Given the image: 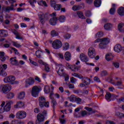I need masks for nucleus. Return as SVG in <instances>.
Segmentation results:
<instances>
[{"mask_svg":"<svg viewBox=\"0 0 124 124\" xmlns=\"http://www.w3.org/2000/svg\"><path fill=\"white\" fill-rule=\"evenodd\" d=\"M110 42V39L108 37L98 38L94 41V43L99 44V48L100 49H105L106 48V46Z\"/></svg>","mask_w":124,"mask_h":124,"instance_id":"f257e3e1","label":"nucleus"},{"mask_svg":"<svg viewBox=\"0 0 124 124\" xmlns=\"http://www.w3.org/2000/svg\"><path fill=\"white\" fill-rule=\"evenodd\" d=\"M15 80H16L15 77L10 76L4 78V83H9L11 85H18L19 81Z\"/></svg>","mask_w":124,"mask_h":124,"instance_id":"f03ea898","label":"nucleus"},{"mask_svg":"<svg viewBox=\"0 0 124 124\" xmlns=\"http://www.w3.org/2000/svg\"><path fill=\"white\" fill-rule=\"evenodd\" d=\"M50 44H52V47L53 49L55 50H58V49H60L62 46V42L59 40L56 39L54 40L52 43V41H50Z\"/></svg>","mask_w":124,"mask_h":124,"instance_id":"7ed1b4c3","label":"nucleus"},{"mask_svg":"<svg viewBox=\"0 0 124 124\" xmlns=\"http://www.w3.org/2000/svg\"><path fill=\"white\" fill-rule=\"evenodd\" d=\"M39 104L40 107H49V102L46 101V98L44 96L39 97Z\"/></svg>","mask_w":124,"mask_h":124,"instance_id":"20e7f679","label":"nucleus"},{"mask_svg":"<svg viewBox=\"0 0 124 124\" xmlns=\"http://www.w3.org/2000/svg\"><path fill=\"white\" fill-rule=\"evenodd\" d=\"M41 91V87L38 86H34L32 88V90L31 92V95L34 97H37L39 94V92Z\"/></svg>","mask_w":124,"mask_h":124,"instance_id":"39448f33","label":"nucleus"},{"mask_svg":"<svg viewBox=\"0 0 124 124\" xmlns=\"http://www.w3.org/2000/svg\"><path fill=\"white\" fill-rule=\"evenodd\" d=\"M81 81L82 83H80L78 86L80 88H84L91 84V79L88 77H83L81 78Z\"/></svg>","mask_w":124,"mask_h":124,"instance_id":"423d86ee","label":"nucleus"},{"mask_svg":"<svg viewBox=\"0 0 124 124\" xmlns=\"http://www.w3.org/2000/svg\"><path fill=\"white\" fill-rule=\"evenodd\" d=\"M0 88L3 93H7L8 92L11 91L12 86L9 84L2 85L0 86Z\"/></svg>","mask_w":124,"mask_h":124,"instance_id":"0eeeda50","label":"nucleus"},{"mask_svg":"<svg viewBox=\"0 0 124 124\" xmlns=\"http://www.w3.org/2000/svg\"><path fill=\"white\" fill-rule=\"evenodd\" d=\"M16 117L18 120H22L27 117V113L24 110L19 111L16 113Z\"/></svg>","mask_w":124,"mask_h":124,"instance_id":"6e6552de","label":"nucleus"},{"mask_svg":"<svg viewBox=\"0 0 124 124\" xmlns=\"http://www.w3.org/2000/svg\"><path fill=\"white\" fill-rule=\"evenodd\" d=\"M56 68L58 69L57 71V73L59 74V75H60V76H63V75H64V72H63L64 69H63V66L61 64H57L56 65Z\"/></svg>","mask_w":124,"mask_h":124,"instance_id":"1a4fd4ad","label":"nucleus"},{"mask_svg":"<svg viewBox=\"0 0 124 124\" xmlns=\"http://www.w3.org/2000/svg\"><path fill=\"white\" fill-rule=\"evenodd\" d=\"M7 68V65L4 64L0 66V75L5 77L7 76V73L5 72V70Z\"/></svg>","mask_w":124,"mask_h":124,"instance_id":"9d476101","label":"nucleus"},{"mask_svg":"<svg viewBox=\"0 0 124 124\" xmlns=\"http://www.w3.org/2000/svg\"><path fill=\"white\" fill-rule=\"evenodd\" d=\"M45 121V116L42 113H40L37 115V120L35 122V124H40V123Z\"/></svg>","mask_w":124,"mask_h":124,"instance_id":"9b49d317","label":"nucleus"},{"mask_svg":"<svg viewBox=\"0 0 124 124\" xmlns=\"http://www.w3.org/2000/svg\"><path fill=\"white\" fill-rule=\"evenodd\" d=\"M34 78H27L25 80V88H28L29 86H31V85H33V84H34Z\"/></svg>","mask_w":124,"mask_h":124,"instance_id":"f8f14e48","label":"nucleus"},{"mask_svg":"<svg viewBox=\"0 0 124 124\" xmlns=\"http://www.w3.org/2000/svg\"><path fill=\"white\" fill-rule=\"evenodd\" d=\"M88 54L91 59H93L95 57V49L93 47H90L88 49Z\"/></svg>","mask_w":124,"mask_h":124,"instance_id":"ddd939ff","label":"nucleus"},{"mask_svg":"<svg viewBox=\"0 0 124 124\" xmlns=\"http://www.w3.org/2000/svg\"><path fill=\"white\" fill-rule=\"evenodd\" d=\"M12 103V101H8L6 102V104L3 108L4 111H5V112H8L10 111V109H11V104Z\"/></svg>","mask_w":124,"mask_h":124,"instance_id":"4468645a","label":"nucleus"},{"mask_svg":"<svg viewBox=\"0 0 124 124\" xmlns=\"http://www.w3.org/2000/svg\"><path fill=\"white\" fill-rule=\"evenodd\" d=\"M38 15L40 22L43 25L45 23V14L43 12H40Z\"/></svg>","mask_w":124,"mask_h":124,"instance_id":"2eb2a0df","label":"nucleus"},{"mask_svg":"<svg viewBox=\"0 0 124 124\" xmlns=\"http://www.w3.org/2000/svg\"><path fill=\"white\" fill-rule=\"evenodd\" d=\"M79 58L82 62H89V58H88V56H87L85 54H80Z\"/></svg>","mask_w":124,"mask_h":124,"instance_id":"dca6fc26","label":"nucleus"},{"mask_svg":"<svg viewBox=\"0 0 124 124\" xmlns=\"http://www.w3.org/2000/svg\"><path fill=\"white\" fill-rule=\"evenodd\" d=\"M14 6V5L12 4L11 6H7L6 7H4L3 9V11L4 12H7L8 13H9L10 12V10H14V8L13 7Z\"/></svg>","mask_w":124,"mask_h":124,"instance_id":"f3484780","label":"nucleus"},{"mask_svg":"<svg viewBox=\"0 0 124 124\" xmlns=\"http://www.w3.org/2000/svg\"><path fill=\"white\" fill-rule=\"evenodd\" d=\"M122 50H123V48H122V46L120 44L116 45L114 47V50L116 53H120V52L122 51Z\"/></svg>","mask_w":124,"mask_h":124,"instance_id":"a211bd4d","label":"nucleus"},{"mask_svg":"<svg viewBox=\"0 0 124 124\" xmlns=\"http://www.w3.org/2000/svg\"><path fill=\"white\" fill-rule=\"evenodd\" d=\"M64 58L66 61L69 62L71 60V54L69 51H66L64 54Z\"/></svg>","mask_w":124,"mask_h":124,"instance_id":"6ab92c4d","label":"nucleus"},{"mask_svg":"<svg viewBox=\"0 0 124 124\" xmlns=\"http://www.w3.org/2000/svg\"><path fill=\"white\" fill-rule=\"evenodd\" d=\"M57 21H58V18L56 17H53L50 18L49 23L51 26H55L57 24Z\"/></svg>","mask_w":124,"mask_h":124,"instance_id":"aec40b11","label":"nucleus"},{"mask_svg":"<svg viewBox=\"0 0 124 124\" xmlns=\"http://www.w3.org/2000/svg\"><path fill=\"white\" fill-rule=\"evenodd\" d=\"M118 30L121 32H124V23H120L118 25Z\"/></svg>","mask_w":124,"mask_h":124,"instance_id":"412c9836","label":"nucleus"},{"mask_svg":"<svg viewBox=\"0 0 124 124\" xmlns=\"http://www.w3.org/2000/svg\"><path fill=\"white\" fill-rule=\"evenodd\" d=\"M13 33L16 35V39H23V37L21 36L20 33L18 32L16 30H14Z\"/></svg>","mask_w":124,"mask_h":124,"instance_id":"4be33fe9","label":"nucleus"},{"mask_svg":"<svg viewBox=\"0 0 124 124\" xmlns=\"http://www.w3.org/2000/svg\"><path fill=\"white\" fill-rule=\"evenodd\" d=\"M10 62L11 64L13 65H18L19 64L18 61H17V60L16 59V57L11 58L10 59Z\"/></svg>","mask_w":124,"mask_h":124,"instance_id":"5701e85b","label":"nucleus"},{"mask_svg":"<svg viewBox=\"0 0 124 124\" xmlns=\"http://www.w3.org/2000/svg\"><path fill=\"white\" fill-rule=\"evenodd\" d=\"M25 104L22 101L17 102L16 104L14 106V108H22L24 107Z\"/></svg>","mask_w":124,"mask_h":124,"instance_id":"b1692460","label":"nucleus"},{"mask_svg":"<svg viewBox=\"0 0 124 124\" xmlns=\"http://www.w3.org/2000/svg\"><path fill=\"white\" fill-rule=\"evenodd\" d=\"M104 28L106 31H109L113 28V24L111 23H107L104 26Z\"/></svg>","mask_w":124,"mask_h":124,"instance_id":"393cba45","label":"nucleus"},{"mask_svg":"<svg viewBox=\"0 0 124 124\" xmlns=\"http://www.w3.org/2000/svg\"><path fill=\"white\" fill-rule=\"evenodd\" d=\"M53 94H54V93L51 92L50 93L49 97L50 99H51V103L53 104V106H56V105H57V101H56V100H55L54 98L52 97Z\"/></svg>","mask_w":124,"mask_h":124,"instance_id":"a878e982","label":"nucleus"},{"mask_svg":"<svg viewBox=\"0 0 124 124\" xmlns=\"http://www.w3.org/2000/svg\"><path fill=\"white\" fill-rule=\"evenodd\" d=\"M117 12L119 15L120 16H124V8L123 7H121L117 10Z\"/></svg>","mask_w":124,"mask_h":124,"instance_id":"bb28decb","label":"nucleus"},{"mask_svg":"<svg viewBox=\"0 0 124 124\" xmlns=\"http://www.w3.org/2000/svg\"><path fill=\"white\" fill-rule=\"evenodd\" d=\"M114 57V56L112 53H109L107 54L106 55V59L108 62H109V61H111V60H113V58Z\"/></svg>","mask_w":124,"mask_h":124,"instance_id":"cd10ccee","label":"nucleus"},{"mask_svg":"<svg viewBox=\"0 0 124 124\" xmlns=\"http://www.w3.org/2000/svg\"><path fill=\"white\" fill-rule=\"evenodd\" d=\"M8 35V32L5 30H0V36L5 37L7 36Z\"/></svg>","mask_w":124,"mask_h":124,"instance_id":"c85d7f7f","label":"nucleus"},{"mask_svg":"<svg viewBox=\"0 0 124 124\" xmlns=\"http://www.w3.org/2000/svg\"><path fill=\"white\" fill-rule=\"evenodd\" d=\"M25 95H26L25 92H21L18 93L17 98L19 99H23V98L25 97Z\"/></svg>","mask_w":124,"mask_h":124,"instance_id":"c756f323","label":"nucleus"},{"mask_svg":"<svg viewBox=\"0 0 124 124\" xmlns=\"http://www.w3.org/2000/svg\"><path fill=\"white\" fill-rule=\"evenodd\" d=\"M52 7H53L55 10L59 11L61 10V9L62 8V5L60 4H55V5Z\"/></svg>","mask_w":124,"mask_h":124,"instance_id":"7c9ffc66","label":"nucleus"},{"mask_svg":"<svg viewBox=\"0 0 124 124\" xmlns=\"http://www.w3.org/2000/svg\"><path fill=\"white\" fill-rule=\"evenodd\" d=\"M6 60V57L4 56V53L3 52H0V60L1 62H4Z\"/></svg>","mask_w":124,"mask_h":124,"instance_id":"2f4dec72","label":"nucleus"},{"mask_svg":"<svg viewBox=\"0 0 124 124\" xmlns=\"http://www.w3.org/2000/svg\"><path fill=\"white\" fill-rule=\"evenodd\" d=\"M115 116L118 117L119 119H123V118H124V114L119 111H116L115 112Z\"/></svg>","mask_w":124,"mask_h":124,"instance_id":"473e14b6","label":"nucleus"},{"mask_svg":"<svg viewBox=\"0 0 124 124\" xmlns=\"http://www.w3.org/2000/svg\"><path fill=\"white\" fill-rule=\"evenodd\" d=\"M94 5L96 7H99L101 5V0H95L94 1Z\"/></svg>","mask_w":124,"mask_h":124,"instance_id":"72a5a7b5","label":"nucleus"},{"mask_svg":"<svg viewBox=\"0 0 124 124\" xmlns=\"http://www.w3.org/2000/svg\"><path fill=\"white\" fill-rule=\"evenodd\" d=\"M43 53V51H42V50H38L35 52V55L37 57V58H39L40 59L41 58V54Z\"/></svg>","mask_w":124,"mask_h":124,"instance_id":"f704fd0d","label":"nucleus"},{"mask_svg":"<svg viewBox=\"0 0 124 124\" xmlns=\"http://www.w3.org/2000/svg\"><path fill=\"white\" fill-rule=\"evenodd\" d=\"M68 99L71 101V102H74L76 99V96L75 95H71L67 97Z\"/></svg>","mask_w":124,"mask_h":124,"instance_id":"c9c22d12","label":"nucleus"},{"mask_svg":"<svg viewBox=\"0 0 124 124\" xmlns=\"http://www.w3.org/2000/svg\"><path fill=\"white\" fill-rule=\"evenodd\" d=\"M81 115H77L78 118H81V117H85L88 115V112L86 110H83L80 112Z\"/></svg>","mask_w":124,"mask_h":124,"instance_id":"e433bc0d","label":"nucleus"},{"mask_svg":"<svg viewBox=\"0 0 124 124\" xmlns=\"http://www.w3.org/2000/svg\"><path fill=\"white\" fill-rule=\"evenodd\" d=\"M45 93H49L50 92H51V89H50V87L48 85L45 86L44 90Z\"/></svg>","mask_w":124,"mask_h":124,"instance_id":"4c0bfd02","label":"nucleus"},{"mask_svg":"<svg viewBox=\"0 0 124 124\" xmlns=\"http://www.w3.org/2000/svg\"><path fill=\"white\" fill-rule=\"evenodd\" d=\"M58 20H59L60 23H64L65 21V16H61L58 18Z\"/></svg>","mask_w":124,"mask_h":124,"instance_id":"58836bf2","label":"nucleus"},{"mask_svg":"<svg viewBox=\"0 0 124 124\" xmlns=\"http://www.w3.org/2000/svg\"><path fill=\"white\" fill-rule=\"evenodd\" d=\"M105 98L108 101H110L111 100V93L109 92H107L105 95Z\"/></svg>","mask_w":124,"mask_h":124,"instance_id":"ea45409f","label":"nucleus"},{"mask_svg":"<svg viewBox=\"0 0 124 124\" xmlns=\"http://www.w3.org/2000/svg\"><path fill=\"white\" fill-rule=\"evenodd\" d=\"M72 76H74V77H77V78H79V79H82V78H84L82 75L77 74L76 73L72 74Z\"/></svg>","mask_w":124,"mask_h":124,"instance_id":"a19ab883","label":"nucleus"},{"mask_svg":"<svg viewBox=\"0 0 124 124\" xmlns=\"http://www.w3.org/2000/svg\"><path fill=\"white\" fill-rule=\"evenodd\" d=\"M51 36L54 37L55 36H58V35H59V33L55 30H52L51 32Z\"/></svg>","mask_w":124,"mask_h":124,"instance_id":"79ce46f5","label":"nucleus"},{"mask_svg":"<svg viewBox=\"0 0 124 124\" xmlns=\"http://www.w3.org/2000/svg\"><path fill=\"white\" fill-rule=\"evenodd\" d=\"M77 14L79 18H80L81 19H86L82 12H78Z\"/></svg>","mask_w":124,"mask_h":124,"instance_id":"37998d69","label":"nucleus"},{"mask_svg":"<svg viewBox=\"0 0 124 124\" xmlns=\"http://www.w3.org/2000/svg\"><path fill=\"white\" fill-rule=\"evenodd\" d=\"M13 45L16 47V48H20V47H22V46L20 45V44L18 43V42H13Z\"/></svg>","mask_w":124,"mask_h":124,"instance_id":"c03bdc74","label":"nucleus"},{"mask_svg":"<svg viewBox=\"0 0 124 124\" xmlns=\"http://www.w3.org/2000/svg\"><path fill=\"white\" fill-rule=\"evenodd\" d=\"M116 12V8L115 7H112L109 10V14L110 15H114Z\"/></svg>","mask_w":124,"mask_h":124,"instance_id":"a18cd8bd","label":"nucleus"},{"mask_svg":"<svg viewBox=\"0 0 124 124\" xmlns=\"http://www.w3.org/2000/svg\"><path fill=\"white\" fill-rule=\"evenodd\" d=\"M72 9L73 11H77V10H79V9H80V6L74 5L72 8Z\"/></svg>","mask_w":124,"mask_h":124,"instance_id":"49530a36","label":"nucleus"},{"mask_svg":"<svg viewBox=\"0 0 124 124\" xmlns=\"http://www.w3.org/2000/svg\"><path fill=\"white\" fill-rule=\"evenodd\" d=\"M14 95H15L14 93H10L7 94V97H8V98H10V99L13 98V97H14Z\"/></svg>","mask_w":124,"mask_h":124,"instance_id":"de8ad7c7","label":"nucleus"},{"mask_svg":"<svg viewBox=\"0 0 124 124\" xmlns=\"http://www.w3.org/2000/svg\"><path fill=\"white\" fill-rule=\"evenodd\" d=\"M63 48L64 50H67L68 49H69V44H68V43H64Z\"/></svg>","mask_w":124,"mask_h":124,"instance_id":"09e8293b","label":"nucleus"},{"mask_svg":"<svg viewBox=\"0 0 124 124\" xmlns=\"http://www.w3.org/2000/svg\"><path fill=\"white\" fill-rule=\"evenodd\" d=\"M79 70L78 66H76V65H73L72 66V71H74L75 72H77Z\"/></svg>","mask_w":124,"mask_h":124,"instance_id":"8fccbe9b","label":"nucleus"},{"mask_svg":"<svg viewBox=\"0 0 124 124\" xmlns=\"http://www.w3.org/2000/svg\"><path fill=\"white\" fill-rule=\"evenodd\" d=\"M95 36L96 37H102L103 36V32L102 31L98 32Z\"/></svg>","mask_w":124,"mask_h":124,"instance_id":"3c124183","label":"nucleus"},{"mask_svg":"<svg viewBox=\"0 0 124 124\" xmlns=\"http://www.w3.org/2000/svg\"><path fill=\"white\" fill-rule=\"evenodd\" d=\"M29 61L31 63V64H32L33 65H34V66H38V64L37 63V62L33 61L31 59H29Z\"/></svg>","mask_w":124,"mask_h":124,"instance_id":"603ef678","label":"nucleus"},{"mask_svg":"<svg viewBox=\"0 0 124 124\" xmlns=\"http://www.w3.org/2000/svg\"><path fill=\"white\" fill-rule=\"evenodd\" d=\"M75 101H76L78 104H80L82 102V99L76 96Z\"/></svg>","mask_w":124,"mask_h":124,"instance_id":"864d4df0","label":"nucleus"},{"mask_svg":"<svg viewBox=\"0 0 124 124\" xmlns=\"http://www.w3.org/2000/svg\"><path fill=\"white\" fill-rule=\"evenodd\" d=\"M57 3V0H50V5L52 7V6H54Z\"/></svg>","mask_w":124,"mask_h":124,"instance_id":"5fc2aeb1","label":"nucleus"},{"mask_svg":"<svg viewBox=\"0 0 124 124\" xmlns=\"http://www.w3.org/2000/svg\"><path fill=\"white\" fill-rule=\"evenodd\" d=\"M108 75V73L107 72V71H102L101 72V76L102 77H103V76H106Z\"/></svg>","mask_w":124,"mask_h":124,"instance_id":"6e6d98bb","label":"nucleus"},{"mask_svg":"<svg viewBox=\"0 0 124 124\" xmlns=\"http://www.w3.org/2000/svg\"><path fill=\"white\" fill-rule=\"evenodd\" d=\"M45 69L46 72H50V67H49V65L46 64L45 65Z\"/></svg>","mask_w":124,"mask_h":124,"instance_id":"4d7b16f0","label":"nucleus"},{"mask_svg":"<svg viewBox=\"0 0 124 124\" xmlns=\"http://www.w3.org/2000/svg\"><path fill=\"white\" fill-rule=\"evenodd\" d=\"M64 38H65V39H69L70 37H71V35L69 34H65L63 35Z\"/></svg>","mask_w":124,"mask_h":124,"instance_id":"13d9d810","label":"nucleus"},{"mask_svg":"<svg viewBox=\"0 0 124 124\" xmlns=\"http://www.w3.org/2000/svg\"><path fill=\"white\" fill-rule=\"evenodd\" d=\"M91 15H92V13L90 11H87L85 13V16H86V17H91Z\"/></svg>","mask_w":124,"mask_h":124,"instance_id":"bf43d9fd","label":"nucleus"},{"mask_svg":"<svg viewBox=\"0 0 124 124\" xmlns=\"http://www.w3.org/2000/svg\"><path fill=\"white\" fill-rule=\"evenodd\" d=\"M113 64L116 68H119V67H120V64L117 62H113Z\"/></svg>","mask_w":124,"mask_h":124,"instance_id":"052dcab7","label":"nucleus"},{"mask_svg":"<svg viewBox=\"0 0 124 124\" xmlns=\"http://www.w3.org/2000/svg\"><path fill=\"white\" fill-rule=\"evenodd\" d=\"M12 49L13 50V51H14V53L16 55H18L19 54V52H18V50H17V49H16L15 47H12Z\"/></svg>","mask_w":124,"mask_h":124,"instance_id":"680f3d73","label":"nucleus"},{"mask_svg":"<svg viewBox=\"0 0 124 124\" xmlns=\"http://www.w3.org/2000/svg\"><path fill=\"white\" fill-rule=\"evenodd\" d=\"M77 81V79L76 78L72 77L71 78V82L73 84H75V82Z\"/></svg>","mask_w":124,"mask_h":124,"instance_id":"e2e57ef3","label":"nucleus"},{"mask_svg":"<svg viewBox=\"0 0 124 124\" xmlns=\"http://www.w3.org/2000/svg\"><path fill=\"white\" fill-rule=\"evenodd\" d=\"M29 2L30 3V4H31V5L33 6L34 3H36V0H30L29 1Z\"/></svg>","mask_w":124,"mask_h":124,"instance_id":"0e129e2a","label":"nucleus"},{"mask_svg":"<svg viewBox=\"0 0 124 124\" xmlns=\"http://www.w3.org/2000/svg\"><path fill=\"white\" fill-rule=\"evenodd\" d=\"M35 80L39 82V83L41 82V79L37 76L35 77Z\"/></svg>","mask_w":124,"mask_h":124,"instance_id":"69168bd1","label":"nucleus"},{"mask_svg":"<svg viewBox=\"0 0 124 124\" xmlns=\"http://www.w3.org/2000/svg\"><path fill=\"white\" fill-rule=\"evenodd\" d=\"M93 80L94 81H95V82H100V79L97 77H95L93 78Z\"/></svg>","mask_w":124,"mask_h":124,"instance_id":"338daca9","label":"nucleus"},{"mask_svg":"<svg viewBox=\"0 0 124 124\" xmlns=\"http://www.w3.org/2000/svg\"><path fill=\"white\" fill-rule=\"evenodd\" d=\"M106 124H116V123L113 121H107Z\"/></svg>","mask_w":124,"mask_h":124,"instance_id":"774afa93","label":"nucleus"}]
</instances>
